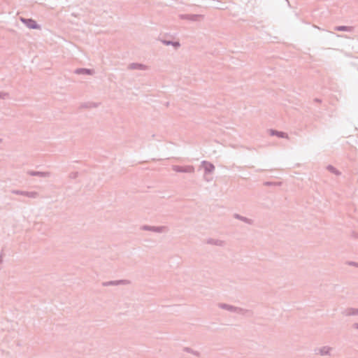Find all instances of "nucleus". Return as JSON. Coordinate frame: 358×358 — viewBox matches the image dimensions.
Listing matches in <instances>:
<instances>
[{"label": "nucleus", "instance_id": "obj_1", "mask_svg": "<svg viewBox=\"0 0 358 358\" xmlns=\"http://www.w3.org/2000/svg\"><path fill=\"white\" fill-rule=\"evenodd\" d=\"M218 306L224 310H226L231 313H236L240 315H245L250 313V311L246 309H243L242 308L236 307L232 305L227 304V303H219Z\"/></svg>", "mask_w": 358, "mask_h": 358}, {"label": "nucleus", "instance_id": "obj_2", "mask_svg": "<svg viewBox=\"0 0 358 358\" xmlns=\"http://www.w3.org/2000/svg\"><path fill=\"white\" fill-rule=\"evenodd\" d=\"M172 169L177 173H192L194 172V167L192 165L187 166H178V165H173Z\"/></svg>", "mask_w": 358, "mask_h": 358}, {"label": "nucleus", "instance_id": "obj_3", "mask_svg": "<svg viewBox=\"0 0 358 358\" xmlns=\"http://www.w3.org/2000/svg\"><path fill=\"white\" fill-rule=\"evenodd\" d=\"M141 229L145 231H150L155 233H164L168 231V228L166 226H149L143 225Z\"/></svg>", "mask_w": 358, "mask_h": 358}, {"label": "nucleus", "instance_id": "obj_4", "mask_svg": "<svg viewBox=\"0 0 358 358\" xmlns=\"http://www.w3.org/2000/svg\"><path fill=\"white\" fill-rule=\"evenodd\" d=\"M12 194H17V195H22L24 196L29 198L35 199L38 196V193L36 192H28V191H22V190H17V189H13L11 191Z\"/></svg>", "mask_w": 358, "mask_h": 358}, {"label": "nucleus", "instance_id": "obj_5", "mask_svg": "<svg viewBox=\"0 0 358 358\" xmlns=\"http://www.w3.org/2000/svg\"><path fill=\"white\" fill-rule=\"evenodd\" d=\"M20 20L29 29H36L40 27L36 22L31 18L21 17Z\"/></svg>", "mask_w": 358, "mask_h": 358}, {"label": "nucleus", "instance_id": "obj_6", "mask_svg": "<svg viewBox=\"0 0 358 358\" xmlns=\"http://www.w3.org/2000/svg\"><path fill=\"white\" fill-rule=\"evenodd\" d=\"M179 17L181 20H186L195 22V21L199 20L200 18H201L202 15H197V14H180L179 15Z\"/></svg>", "mask_w": 358, "mask_h": 358}, {"label": "nucleus", "instance_id": "obj_7", "mask_svg": "<svg viewBox=\"0 0 358 358\" xmlns=\"http://www.w3.org/2000/svg\"><path fill=\"white\" fill-rule=\"evenodd\" d=\"M201 166L204 169L205 174L211 173L215 171V166L207 161H202L201 162Z\"/></svg>", "mask_w": 358, "mask_h": 358}, {"label": "nucleus", "instance_id": "obj_8", "mask_svg": "<svg viewBox=\"0 0 358 358\" xmlns=\"http://www.w3.org/2000/svg\"><path fill=\"white\" fill-rule=\"evenodd\" d=\"M332 350V348L329 346H323L320 348H317L315 350L316 355H320L321 356L324 355H330V352Z\"/></svg>", "mask_w": 358, "mask_h": 358}, {"label": "nucleus", "instance_id": "obj_9", "mask_svg": "<svg viewBox=\"0 0 358 358\" xmlns=\"http://www.w3.org/2000/svg\"><path fill=\"white\" fill-rule=\"evenodd\" d=\"M342 315L344 316H358V308H347L342 311Z\"/></svg>", "mask_w": 358, "mask_h": 358}, {"label": "nucleus", "instance_id": "obj_10", "mask_svg": "<svg viewBox=\"0 0 358 358\" xmlns=\"http://www.w3.org/2000/svg\"><path fill=\"white\" fill-rule=\"evenodd\" d=\"M27 174L31 176H38L42 178L49 177L50 176V172L37 171H28Z\"/></svg>", "mask_w": 358, "mask_h": 358}, {"label": "nucleus", "instance_id": "obj_11", "mask_svg": "<svg viewBox=\"0 0 358 358\" xmlns=\"http://www.w3.org/2000/svg\"><path fill=\"white\" fill-rule=\"evenodd\" d=\"M94 70L86 69V68H78L74 71V73L77 75H93Z\"/></svg>", "mask_w": 358, "mask_h": 358}, {"label": "nucleus", "instance_id": "obj_12", "mask_svg": "<svg viewBox=\"0 0 358 358\" xmlns=\"http://www.w3.org/2000/svg\"><path fill=\"white\" fill-rule=\"evenodd\" d=\"M128 69H131V70L136 69V70L145 71V70L148 69V66L143 64H140V63H131L129 65Z\"/></svg>", "mask_w": 358, "mask_h": 358}, {"label": "nucleus", "instance_id": "obj_13", "mask_svg": "<svg viewBox=\"0 0 358 358\" xmlns=\"http://www.w3.org/2000/svg\"><path fill=\"white\" fill-rule=\"evenodd\" d=\"M126 280H110V281H107V282H103L102 283V285L104 286V287H108V286H117V285H124L126 283Z\"/></svg>", "mask_w": 358, "mask_h": 358}, {"label": "nucleus", "instance_id": "obj_14", "mask_svg": "<svg viewBox=\"0 0 358 358\" xmlns=\"http://www.w3.org/2000/svg\"><path fill=\"white\" fill-rule=\"evenodd\" d=\"M206 243L210 245H217L220 247H224L225 245V242L220 239L209 238L207 240Z\"/></svg>", "mask_w": 358, "mask_h": 358}, {"label": "nucleus", "instance_id": "obj_15", "mask_svg": "<svg viewBox=\"0 0 358 358\" xmlns=\"http://www.w3.org/2000/svg\"><path fill=\"white\" fill-rule=\"evenodd\" d=\"M234 217L237 219V220H239L241 221H243V222H245V223H247L248 224H252L253 223L252 220L249 219V218H248L246 217H243V216H242V215H239L238 213H235L234 215Z\"/></svg>", "mask_w": 358, "mask_h": 358}, {"label": "nucleus", "instance_id": "obj_16", "mask_svg": "<svg viewBox=\"0 0 358 358\" xmlns=\"http://www.w3.org/2000/svg\"><path fill=\"white\" fill-rule=\"evenodd\" d=\"M270 134L271 136H277L278 137H280V138H287V134H285L282 131H278L273 130V129L270 130Z\"/></svg>", "mask_w": 358, "mask_h": 358}, {"label": "nucleus", "instance_id": "obj_17", "mask_svg": "<svg viewBox=\"0 0 358 358\" xmlns=\"http://www.w3.org/2000/svg\"><path fill=\"white\" fill-rule=\"evenodd\" d=\"M163 44L166 45H173L176 49L179 48L180 44L178 41H168V40H163L162 41Z\"/></svg>", "mask_w": 358, "mask_h": 358}, {"label": "nucleus", "instance_id": "obj_18", "mask_svg": "<svg viewBox=\"0 0 358 358\" xmlns=\"http://www.w3.org/2000/svg\"><path fill=\"white\" fill-rule=\"evenodd\" d=\"M352 29L353 27L349 26H337L335 27V30L338 31H352Z\"/></svg>", "mask_w": 358, "mask_h": 358}, {"label": "nucleus", "instance_id": "obj_19", "mask_svg": "<svg viewBox=\"0 0 358 358\" xmlns=\"http://www.w3.org/2000/svg\"><path fill=\"white\" fill-rule=\"evenodd\" d=\"M327 170L329 171L331 173L339 176L341 174V172L337 170L334 166L332 165H328L327 167Z\"/></svg>", "mask_w": 358, "mask_h": 358}, {"label": "nucleus", "instance_id": "obj_20", "mask_svg": "<svg viewBox=\"0 0 358 358\" xmlns=\"http://www.w3.org/2000/svg\"><path fill=\"white\" fill-rule=\"evenodd\" d=\"M184 351L187 352L188 353L193 354L194 355L197 356V357L199 356V352L195 351L193 349H192L190 348H188V347L185 348H184Z\"/></svg>", "mask_w": 358, "mask_h": 358}, {"label": "nucleus", "instance_id": "obj_21", "mask_svg": "<svg viewBox=\"0 0 358 358\" xmlns=\"http://www.w3.org/2000/svg\"><path fill=\"white\" fill-rule=\"evenodd\" d=\"M265 186H280L281 185L280 182H271V181H266L264 183Z\"/></svg>", "mask_w": 358, "mask_h": 358}, {"label": "nucleus", "instance_id": "obj_22", "mask_svg": "<svg viewBox=\"0 0 358 358\" xmlns=\"http://www.w3.org/2000/svg\"><path fill=\"white\" fill-rule=\"evenodd\" d=\"M9 94L7 92H0V99H5L8 98Z\"/></svg>", "mask_w": 358, "mask_h": 358}, {"label": "nucleus", "instance_id": "obj_23", "mask_svg": "<svg viewBox=\"0 0 358 358\" xmlns=\"http://www.w3.org/2000/svg\"><path fill=\"white\" fill-rule=\"evenodd\" d=\"M78 176V172H73L69 174V178L71 179H75Z\"/></svg>", "mask_w": 358, "mask_h": 358}, {"label": "nucleus", "instance_id": "obj_24", "mask_svg": "<svg viewBox=\"0 0 358 358\" xmlns=\"http://www.w3.org/2000/svg\"><path fill=\"white\" fill-rule=\"evenodd\" d=\"M347 264L350 266L358 267V263L355 262H348Z\"/></svg>", "mask_w": 358, "mask_h": 358}, {"label": "nucleus", "instance_id": "obj_25", "mask_svg": "<svg viewBox=\"0 0 358 358\" xmlns=\"http://www.w3.org/2000/svg\"><path fill=\"white\" fill-rule=\"evenodd\" d=\"M352 327H353V328L358 329V323L353 324Z\"/></svg>", "mask_w": 358, "mask_h": 358}, {"label": "nucleus", "instance_id": "obj_26", "mask_svg": "<svg viewBox=\"0 0 358 358\" xmlns=\"http://www.w3.org/2000/svg\"><path fill=\"white\" fill-rule=\"evenodd\" d=\"M315 101H317V102H320V100L318 99H315Z\"/></svg>", "mask_w": 358, "mask_h": 358}, {"label": "nucleus", "instance_id": "obj_27", "mask_svg": "<svg viewBox=\"0 0 358 358\" xmlns=\"http://www.w3.org/2000/svg\"><path fill=\"white\" fill-rule=\"evenodd\" d=\"M1 141H2V139H1V138H0V143H1Z\"/></svg>", "mask_w": 358, "mask_h": 358}, {"label": "nucleus", "instance_id": "obj_28", "mask_svg": "<svg viewBox=\"0 0 358 358\" xmlns=\"http://www.w3.org/2000/svg\"><path fill=\"white\" fill-rule=\"evenodd\" d=\"M1 262H2V259H1H1H0V263H1Z\"/></svg>", "mask_w": 358, "mask_h": 358}]
</instances>
